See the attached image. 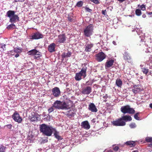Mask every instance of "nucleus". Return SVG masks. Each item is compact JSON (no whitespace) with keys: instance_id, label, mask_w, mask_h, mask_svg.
I'll list each match as a JSON object with an SVG mask.
<instances>
[{"instance_id":"obj_45","label":"nucleus","mask_w":152,"mask_h":152,"mask_svg":"<svg viewBox=\"0 0 152 152\" xmlns=\"http://www.w3.org/2000/svg\"><path fill=\"white\" fill-rule=\"evenodd\" d=\"M106 10H102V13L103 15H105L106 14Z\"/></svg>"},{"instance_id":"obj_27","label":"nucleus","mask_w":152,"mask_h":152,"mask_svg":"<svg viewBox=\"0 0 152 152\" xmlns=\"http://www.w3.org/2000/svg\"><path fill=\"white\" fill-rule=\"evenodd\" d=\"M37 50L35 49H32L29 50L28 52V53L29 55L34 56L35 54L36 53Z\"/></svg>"},{"instance_id":"obj_9","label":"nucleus","mask_w":152,"mask_h":152,"mask_svg":"<svg viewBox=\"0 0 152 152\" xmlns=\"http://www.w3.org/2000/svg\"><path fill=\"white\" fill-rule=\"evenodd\" d=\"M31 37V39H38L42 38L43 37V35L41 33L39 32H37L34 33Z\"/></svg>"},{"instance_id":"obj_19","label":"nucleus","mask_w":152,"mask_h":152,"mask_svg":"<svg viewBox=\"0 0 152 152\" xmlns=\"http://www.w3.org/2000/svg\"><path fill=\"white\" fill-rule=\"evenodd\" d=\"M93 44L92 43L88 44L85 45V51L89 52L91 51V48L93 47Z\"/></svg>"},{"instance_id":"obj_61","label":"nucleus","mask_w":152,"mask_h":152,"mask_svg":"<svg viewBox=\"0 0 152 152\" xmlns=\"http://www.w3.org/2000/svg\"><path fill=\"white\" fill-rule=\"evenodd\" d=\"M151 145H152V144H151Z\"/></svg>"},{"instance_id":"obj_39","label":"nucleus","mask_w":152,"mask_h":152,"mask_svg":"<svg viewBox=\"0 0 152 152\" xmlns=\"http://www.w3.org/2000/svg\"><path fill=\"white\" fill-rule=\"evenodd\" d=\"M83 4L82 1H80L77 3V6L78 7H81Z\"/></svg>"},{"instance_id":"obj_2","label":"nucleus","mask_w":152,"mask_h":152,"mask_svg":"<svg viewBox=\"0 0 152 152\" xmlns=\"http://www.w3.org/2000/svg\"><path fill=\"white\" fill-rule=\"evenodd\" d=\"M15 14V12L12 10H9L7 12V17L10 19V21L11 23H14L19 20V18Z\"/></svg>"},{"instance_id":"obj_59","label":"nucleus","mask_w":152,"mask_h":152,"mask_svg":"<svg viewBox=\"0 0 152 152\" xmlns=\"http://www.w3.org/2000/svg\"><path fill=\"white\" fill-rule=\"evenodd\" d=\"M107 101V100L106 99H105L104 100V102H106Z\"/></svg>"},{"instance_id":"obj_37","label":"nucleus","mask_w":152,"mask_h":152,"mask_svg":"<svg viewBox=\"0 0 152 152\" xmlns=\"http://www.w3.org/2000/svg\"><path fill=\"white\" fill-rule=\"evenodd\" d=\"M142 71L145 74H147L148 72V69L145 68H143L142 69Z\"/></svg>"},{"instance_id":"obj_11","label":"nucleus","mask_w":152,"mask_h":152,"mask_svg":"<svg viewBox=\"0 0 152 152\" xmlns=\"http://www.w3.org/2000/svg\"><path fill=\"white\" fill-rule=\"evenodd\" d=\"M88 109L92 112L96 113L98 111L96 106L93 103H91L89 104Z\"/></svg>"},{"instance_id":"obj_56","label":"nucleus","mask_w":152,"mask_h":152,"mask_svg":"<svg viewBox=\"0 0 152 152\" xmlns=\"http://www.w3.org/2000/svg\"><path fill=\"white\" fill-rule=\"evenodd\" d=\"M13 52V51H10V53L11 55H13V54L12 53Z\"/></svg>"},{"instance_id":"obj_29","label":"nucleus","mask_w":152,"mask_h":152,"mask_svg":"<svg viewBox=\"0 0 152 152\" xmlns=\"http://www.w3.org/2000/svg\"><path fill=\"white\" fill-rule=\"evenodd\" d=\"M126 144L130 147H132L135 146V142L134 141H129L126 142Z\"/></svg>"},{"instance_id":"obj_18","label":"nucleus","mask_w":152,"mask_h":152,"mask_svg":"<svg viewBox=\"0 0 152 152\" xmlns=\"http://www.w3.org/2000/svg\"><path fill=\"white\" fill-rule=\"evenodd\" d=\"M81 126L83 128L86 129H88L90 128V126L87 121L82 122L81 123Z\"/></svg>"},{"instance_id":"obj_53","label":"nucleus","mask_w":152,"mask_h":152,"mask_svg":"<svg viewBox=\"0 0 152 152\" xmlns=\"http://www.w3.org/2000/svg\"><path fill=\"white\" fill-rule=\"evenodd\" d=\"M118 1H119L120 2H122L124 1L125 0H118Z\"/></svg>"},{"instance_id":"obj_57","label":"nucleus","mask_w":152,"mask_h":152,"mask_svg":"<svg viewBox=\"0 0 152 152\" xmlns=\"http://www.w3.org/2000/svg\"><path fill=\"white\" fill-rule=\"evenodd\" d=\"M150 107L151 108H152V103L150 104Z\"/></svg>"},{"instance_id":"obj_50","label":"nucleus","mask_w":152,"mask_h":152,"mask_svg":"<svg viewBox=\"0 0 152 152\" xmlns=\"http://www.w3.org/2000/svg\"><path fill=\"white\" fill-rule=\"evenodd\" d=\"M108 97L107 94H106L103 96V98L104 99H106Z\"/></svg>"},{"instance_id":"obj_32","label":"nucleus","mask_w":152,"mask_h":152,"mask_svg":"<svg viewBox=\"0 0 152 152\" xmlns=\"http://www.w3.org/2000/svg\"><path fill=\"white\" fill-rule=\"evenodd\" d=\"M135 13L137 16H140L141 15L142 13L140 10L137 9L135 11Z\"/></svg>"},{"instance_id":"obj_16","label":"nucleus","mask_w":152,"mask_h":152,"mask_svg":"<svg viewBox=\"0 0 152 152\" xmlns=\"http://www.w3.org/2000/svg\"><path fill=\"white\" fill-rule=\"evenodd\" d=\"M87 68L86 66L84 65L80 71L79 73H78L81 76H83V78H85L86 76V72Z\"/></svg>"},{"instance_id":"obj_15","label":"nucleus","mask_w":152,"mask_h":152,"mask_svg":"<svg viewBox=\"0 0 152 152\" xmlns=\"http://www.w3.org/2000/svg\"><path fill=\"white\" fill-rule=\"evenodd\" d=\"M140 87L141 86L140 85H135L133 86L132 91L135 94L137 93H139L142 90V89Z\"/></svg>"},{"instance_id":"obj_51","label":"nucleus","mask_w":152,"mask_h":152,"mask_svg":"<svg viewBox=\"0 0 152 152\" xmlns=\"http://www.w3.org/2000/svg\"><path fill=\"white\" fill-rule=\"evenodd\" d=\"M25 1V0H15V2H18V1H20V2H23Z\"/></svg>"},{"instance_id":"obj_31","label":"nucleus","mask_w":152,"mask_h":152,"mask_svg":"<svg viewBox=\"0 0 152 152\" xmlns=\"http://www.w3.org/2000/svg\"><path fill=\"white\" fill-rule=\"evenodd\" d=\"M34 56V58H39L41 56V53L40 52L37 50L36 52V53L35 54Z\"/></svg>"},{"instance_id":"obj_47","label":"nucleus","mask_w":152,"mask_h":152,"mask_svg":"<svg viewBox=\"0 0 152 152\" xmlns=\"http://www.w3.org/2000/svg\"><path fill=\"white\" fill-rule=\"evenodd\" d=\"M146 14L148 15H151V17L152 16V12H146Z\"/></svg>"},{"instance_id":"obj_14","label":"nucleus","mask_w":152,"mask_h":152,"mask_svg":"<svg viewBox=\"0 0 152 152\" xmlns=\"http://www.w3.org/2000/svg\"><path fill=\"white\" fill-rule=\"evenodd\" d=\"M60 109L62 110H67L70 108V107L65 102H61L60 103Z\"/></svg>"},{"instance_id":"obj_13","label":"nucleus","mask_w":152,"mask_h":152,"mask_svg":"<svg viewBox=\"0 0 152 152\" xmlns=\"http://www.w3.org/2000/svg\"><path fill=\"white\" fill-rule=\"evenodd\" d=\"M53 95L55 97H58L60 94L61 92L59 88L57 87H55L52 90Z\"/></svg>"},{"instance_id":"obj_33","label":"nucleus","mask_w":152,"mask_h":152,"mask_svg":"<svg viewBox=\"0 0 152 152\" xmlns=\"http://www.w3.org/2000/svg\"><path fill=\"white\" fill-rule=\"evenodd\" d=\"M6 147L2 145L0 146V152H5Z\"/></svg>"},{"instance_id":"obj_5","label":"nucleus","mask_w":152,"mask_h":152,"mask_svg":"<svg viewBox=\"0 0 152 152\" xmlns=\"http://www.w3.org/2000/svg\"><path fill=\"white\" fill-rule=\"evenodd\" d=\"M113 125L116 126H123L126 125L125 121H123L121 118L111 122Z\"/></svg>"},{"instance_id":"obj_42","label":"nucleus","mask_w":152,"mask_h":152,"mask_svg":"<svg viewBox=\"0 0 152 152\" xmlns=\"http://www.w3.org/2000/svg\"><path fill=\"white\" fill-rule=\"evenodd\" d=\"M85 10L88 12H91L92 11V10L91 9H90L88 7H85Z\"/></svg>"},{"instance_id":"obj_26","label":"nucleus","mask_w":152,"mask_h":152,"mask_svg":"<svg viewBox=\"0 0 152 152\" xmlns=\"http://www.w3.org/2000/svg\"><path fill=\"white\" fill-rule=\"evenodd\" d=\"M115 84L118 87H121L122 85V81L119 78L117 79L116 80Z\"/></svg>"},{"instance_id":"obj_20","label":"nucleus","mask_w":152,"mask_h":152,"mask_svg":"<svg viewBox=\"0 0 152 152\" xmlns=\"http://www.w3.org/2000/svg\"><path fill=\"white\" fill-rule=\"evenodd\" d=\"M122 120H124L126 121H130L132 120L131 117L129 115H124L121 118Z\"/></svg>"},{"instance_id":"obj_7","label":"nucleus","mask_w":152,"mask_h":152,"mask_svg":"<svg viewBox=\"0 0 152 152\" xmlns=\"http://www.w3.org/2000/svg\"><path fill=\"white\" fill-rule=\"evenodd\" d=\"M12 118L14 120L18 123H21L22 121V118L17 112H15L12 115Z\"/></svg>"},{"instance_id":"obj_17","label":"nucleus","mask_w":152,"mask_h":152,"mask_svg":"<svg viewBox=\"0 0 152 152\" xmlns=\"http://www.w3.org/2000/svg\"><path fill=\"white\" fill-rule=\"evenodd\" d=\"M56 45L54 43H52L51 44L48 46V50L51 53L55 51V47Z\"/></svg>"},{"instance_id":"obj_8","label":"nucleus","mask_w":152,"mask_h":152,"mask_svg":"<svg viewBox=\"0 0 152 152\" xmlns=\"http://www.w3.org/2000/svg\"><path fill=\"white\" fill-rule=\"evenodd\" d=\"M29 118L31 121H35L39 120L40 118V116L38 114L33 113L31 114Z\"/></svg>"},{"instance_id":"obj_52","label":"nucleus","mask_w":152,"mask_h":152,"mask_svg":"<svg viewBox=\"0 0 152 152\" xmlns=\"http://www.w3.org/2000/svg\"><path fill=\"white\" fill-rule=\"evenodd\" d=\"M19 55L18 54H16L15 56V57L16 58H17L18 57H19Z\"/></svg>"},{"instance_id":"obj_24","label":"nucleus","mask_w":152,"mask_h":152,"mask_svg":"<svg viewBox=\"0 0 152 152\" xmlns=\"http://www.w3.org/2000/svg\"><path fill=\"white\" fill-rule=\"evenodd\" d=\"M124 59L127 61L128 62H131V58L129 53H125L124 56Z\"/></svg>"},{"instance_id":"obj_38","label":"nucleus","mask_w":152,"mask_h":152,"mask_svg":"<svg viewBox=\"0 0 152 152\" xmlns=\"http://www.w3.org/2000/svg\"><path fill=\"white\" fill-rule=\"evenodd\" d=\"M53 107H54L53 106L52 107H51L48 109V111L49 113L54 111V108Z\"/></svg>"},{"instance_id":"obj_40","label":"nucleus","mask_w":152,"mask_h":152,"mask_svg":"<svg viewBox=\"0 0 152 152\" xmlns=\"http://www.w3.org/2000/svg\"><path fill=\"white\" fill-rule=\"evenodd\" d=\"M139 113H137L135 114L134 116V118L137 120H140V118L139 117H138V115Z\"/></svg>"},{"instance_id":"obj_12","label":"nucleus","mask_w":152,"mask_h":152,"mask_svg":"<svg viewBox=\"0 0 152 152\" xmlns=\"http://www.w3.org/2000/svg\"><path fill=\"white\" fill-rule=\"evenodd\" d=\"M91 88L89 86H87L82 89V93L84 94H89L92 91Z\"/></svg>"},{"instance_id":"obj_3","label":"nucleus","mask_w":152,"mask_h":152,"mask_svg":"<svg viewBox=\"0 0 152 152\" xmlns=\"http://www.w3.org/2000/svg\"><path fill=\"white\" fill-rule=\"evenodd\" d=\"M121 111L124 114L127 113L132 114L135 113V111L133 108H131L128 105L122 106L121 108Z\"/></svg>"},{"instance_id":"obj_21","label":"nucleus","mask_w":152,"mask_h":152,"mask_svg":"<svg viewBox=\"0 0 152 152\" xmlns=\"http://www.w3.org/2000/svg\"><path fill=\"white\" fill-rule=\"evenodd\" d=\"M113 63L114 61L113 60H111L107 61L105 63L106 68L111 67L113 65Z\"/></svg>"},{"instance_id":"obj_43","label":"nucleus","mask_w":152,"mask_h":152,"mask_svg":"<svg viewBox=\"0 0 152 152\" xmlns=\"http://www.w3.org/2000/svg\"><path fill=\"white\" fill-rule=\"evenodd\" d=\"M92 2H93L95 4H98L99 3L98 0H90Z\"/></svg>"},{"instance_id":"obj_44","label":"nucleus","mask_w":152,"mask_h":152,"mask_svg":"<svg viewBox=\"0 0 152 152\" xmlns=\"http://www.w3.org/2000/svg\"><path fill=\"white\" fill-rule=\"evenodd\" d=\"M5 46L6 45L5 44H1V48H2L3 50L5 49Z\"/></svg>"},{"instance_id":"obj_41","label":"nucleus","mask_w":152,"mask_h":152,"mask_svg":"<svg viewBox=\"0 0 152 152\" xmlns=\"http://www.w3.org/2000/svg\"><path fill=\"white\" fill-rule=\"evenodd\" d=\"M129 126L130 128H133L136 127V124L135 123H132L130 124Z\"/></svg>"},{"instance_id":"obj_62","label":"nucleus","mask_w":152,"mask_h":152,"mask_svg":"<svg viewBox=\"0 0 152 152\" xmlns=\"http://www.w3.org/2000/svg\"><path fill=\"white\" fill-rule=\"evenodd\" d=\"M151 76H152V74H151Z\"/></svg>"},{"instance_id":"obj_23","label":"nucleus","mask_w":152,"mask_h":152,"mask_svg":"<svg viewBox=\"0 0 152 152\" xmlns=\"http://www.w3.org/2000/svg\"><path fill=\"white\" fill-rule=\"evenodd\" d=\"M60 101L57 100L53 104V106L56 109H60Z\"/></svg>"},{"instance_id":"obj_58","label":"nucleus","mask_w":152,"mask_h":152,"mask_svg":"<svg viewBox=\"0 0 152 152\" xmlns=\"http://www.w3.org/2000/svg\"><path fill=\"white\" fill-rule=\"evenodd\" d=\"M107 152H113V151L111 150H109Z\"/></svg>"},{"instance_id":"obj_48","label":"nucleus","mask_w":152,"mask_h":152,"mask_svg":"<svg viewBox=\"0 0 152 152\" xmlns=\"http://www.w3.org/2000/svg\"><path fill=\"white\" fill-rule=\"evenodd\" d=\"M113 149L115 151H117L118 149V146H115L113 148Z\"/></svg>"},{"instance_id":"obj_6","label":"nucleus","mask_w":152,"mask_h":152,"mask_svg":"<svg viewBox=\"0 0 152 152\" xmlns=\"http://www.w3.org/2000/svg\"><path fill=\"white\" fill-rule=\"evenodd\" d=\"M66 37L64 34L59 35L57 38L55 39L56 42L57 44L63 43L66 39Z\"/></svg>"},{"instance_id":"obj_1","label":"nucleus","mask_w":152,"mask_h":152,"mask_svg":"<svg viewBox=\"0 0 152 152\" xmlns=\"http://www.w3.org/2000/svg\"><path fill=\"white\" fill-rule=\"evenodd\" d=\"M40 131L42 134L47 136H50L52 134L54 128L49 126L45 124L41 125L39 126Z\"/></svg>"},{"instance_id":"obj_55","label":"nucleus","mask_w":152,"mask_h":152,"mask_svg":"<svg viewBox=\"0 0 152 152\" xmlns=\"http://www.w3.org/2000/svg\"><path fill=\"white\" fill-rule=\"evenodd\" d=\"M113 43L115 45H116V42L114 41L113 42Z\"/></svg>"},{"instance_id":"obj_60","label":"nucleus","mask_w":152,"mask_h":152,"mask_svg":"<svg viewBox=\"0 0 152 152\" xmlns=\"http://www.w3.org/2000/svg\"><path fill=\"white\" fill-rule=\"evenodd\" d=\"M138 151L137 150H136V151H135L132 152H138Z\"/></svg>"},{"instance_id":"obj_35","label":"nucleus","mask_w":152,"mask_h":152,"mask_svg":"<svg viewBox=\"0 0 152 152\" xmlns=\"http://www.w3.org/2000/svg\"><path fill=\"white\" fill-rule=\"evenodd\" d=\"M138 7H140L141 9L143 11L145 10L146 9L145 5L143 4H142L141 5H138Z\"/></svg>"},{"instance_id":"obj_30","label":"nucleus","mask_w":152,"mask_h":152,"mask_svg":"<svg viewBox=\"0 0 152 152\" xmlns=\"http://www.w3.org/2000/svg\"><path fill=\"white\" fill-rule=\"evenodd\" d=\"M75 78L76 80L80 81L82 79L81 76L78 73H76V74Z\"/></svg>"},{"instance_id":"obj_28","label":"nucleus","mask_w":152,"mask_h":152,"mask_svg":"<svg viewBox=\"0 0 152 152\" xmlns=\"http://www.w3.org/2000/svg\"><path fill=\"white\" fill-rule=\"evenodd\" d=\"M22 51V49L20 48H15L14 49V52L16 53H20Z\"/></svg>"},{"instance_id":"obj_34","label":"nucleus","mask_w":152,"mask_h":152,"mask_svg":"<svg viewBox=\"0 0 152 152\" xmlns=\"http://www.w3.org/2000/svg\"><path fill=\"white\" fill-rule=\"evenodd\" d=\"M15 25L13 23H12V24L9 25L7 28L8 29H11V28L14 29L15 28Z\"/></svg>"},{"instance_id":"obj_49","label":"nucleus","mask_w":152,"mask_h":152,"mask_svg":"<svg viewBox=\"0 0 152 152\" xmlns=\"http://www.w3.org/2000/svg\"><path fill=\"white\" fill-rule=\"evenodd\" d=\"M68 19L70 21V22H72V18H71V17H68Z\"/></svg>"},{"instance_id":"obj_46","label":"nucleus","mask_w":152,"mask_h":152,"mask_svg":"<svg viewBox=\"0 0 152 152\" xmlns=\"http://www.w3.org/2000/svg\"><path fill=\"white\" fill-rule=\"evenodd\" d=\"M6 126H7V127L8 128H9V129H11V128L12 126V125H11V124H8V125H6Z\"/></svg>"},{"instance_id":"obj_36","label":"nucleus","mask_w":152,"mask_h":152,"mask_svg":"<svg viewBox=\"0 0 152 152\" xmlns=\"http://www.w3.org/2000/svg\"><path fill=\"white\" fill-rule=\"evenodd\" d=\"M145 140L147 142H152V137H147L145 138Z\"/></svg>"},{"instance_id":"obj_54","label":"nucleus","mask_w":152,"mask_h":152,"mask_svg":"<svg viewBox=\"0 0 152 152\" xmlns=\"http://www.w3.org/2000/svg\"><path fill=\"white\" fill-rule=\"evenodd\" d=\"M142 17L143 18H145L146 17V15L145 14H143L142 15Z\"/></svg>"},{"instance_id":"obj_22","label":"nucleus","mask_w":152,"mask_h":152,"mask_svg":"<svg viewBox=\"0 0 152 152\" xmlns=\"http://www.w3.org/2000/svg\"><path fill=\"white\" fill-rule=\"evenodd\" d=\"M53 131H54V134L55 137L58 140H61V137L59 135V132L56 130V129L54 128L53 129Z\"/></svg>"},{"instance_id":"obj_25","label":"nucleus","mask_w":152,"mask_h":152,"mask_svg":"<svg viewBox=\"0 0 152 152\" xmlns=\"http://www.w3.org/2000/svg\"><path fill=\"white\" fill-rule=\"evenodd\" d=\"M71 55V53L68 52L67 53H63L62 55V58H67L70 57Z\"/></svg>"},{"instance_id":"obj_10","label":"nucleus","mask_w":152,"mask_h":152,"mask_svg":"<svg viewBox=\"0 0 152 152\" xmlns=\"http://www.w3.org/2000/svg\"><path fill=\"white\" fill-rule=\"evenodd\" d=\"M96 59L99 61H101L105 58V55L102 52L99 53L96 55Z\"/></svg>"},{"instance_id":"obj_4","label":"nucleus","mask_w":152,"mask_h":152,"mask_svg":"<svg viewBox=\"0 0 152 152\" xmlns=\"http://www.w3.org/2000/svg\"><path fill=\"white\" fill-rule=\"evenodd\" d=\"M93 25L91 24L89 25L84 30V35L87 37H90L93 34Z\"/></svg>"}]
</instances>
